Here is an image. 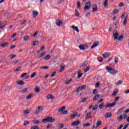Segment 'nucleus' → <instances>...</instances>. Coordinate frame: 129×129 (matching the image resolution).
<instances>
[{"label":"nucleus","mask_w":129,"mask_h":129,"mask_svg":"<svg viewBox=\"0 0 129 129\" xmlns=\"http://www.w3.org/2000/svg\"><path fill=\"white\" fill-rule=\"evenodd\" d=\"M113 35L114 36V41L115 40H117L118 39V36H119V34L117 33V30H114L113 32Z\"/></svg>","instance_id":"nucleus-1"},{"label":"nucleus","mask_w":129,"mask_h":129,"mask_svg":"<svg viewBox=\"0 0 129 129\" xmlns=\"http://www.w3.org/2000/svg\"><path fill=\"white\" fill-rule=\"evenodd\" d=\"M116 104V102H113V103H107L105 105V108H107V107H113Z\"/></svg>","instance_id":"nucleus-2"},{"label":"nucleus","mask_w":129,"mask_h":129,"mask_svg":"<svg viewBox=\"0 0 129 129\" xmlns=\"http://www.w3.org/2000/svg\"><path fill=\"white\" fill-rule=\"evenodd\" d=\"M97 46H99V41H95L93 45L91 46V49H93V48H95L97 47Z\"/></svg>","instance_id":"nucleus-3"},{"label":"nucleus","mask_w":129,"mask_h":129,"mask_svg":"<svg viewBox=\"0 0 129 129\" xmlns=\"http://www.w3.org/2000/svg\"><path fill=\"white\" fill-rule=\"evenodd\" d=\"M81 123V121L80 120H76L74 121L71 124L73 126H77L79 124H80Z\"/></svg>","instance_id":"nucleus-4"},{"label":"nucleus","mask_w":129,"mask_h":129,"mask_svg":"<svg viewBox=\"0 0 129 129\" xmlns=\"http://www.w3.org/2000/svg\"><path fill=\"white\" fill-rule=\"evenodd\" d=\"M56 26H58V27H61V25L63 24V21L60 19H58L56 20L55 21Z\"/></svg>","instance_id":"nucleus-5"},{"label":"nucleus","mask_w":129,"mask_h":129,"mask_svg":"<svg viewBox=\"0 0 129 129\" xmlns=\"http://www.w3.org/2000/svg\"><path fill=\"white\" fill-rule=\"evenodd\" d=\"M100 125H101V121L100 120H98L95 126V125H93V128H97L98 126H100Z\"/></svg>","instance_id":"nucleus-6"},{"label":"nucleus","mask_w":129,"mask_h":129,"mask_svg":"<svg viewBox=\"0 0 129 129\" xmlns=\"http://www.w3.org/2000/svg\"><path fill=\"white\" fill-rule=\"evenodd\" d=\"M47 122H54L55 121V118L50 117V116H47Z\"/></svg>","instance_id":"nucleus-7"},{"label":"nucleus","mask_w":129,"mask_h":129,"mask_svg":"<svg viewBox=\"0 0 129 129\" xmlns=\"http://www.w3.org/2000/svg\"><path fill=\"white\" fill-rule=\"evenodd\" d=\"M46 98L47 99H51L52 100H54V99H55V97L51 94H49L46 96Z\"/></svg>","instance_id":"nucleus-8"},{"label":"nucleus","mask_w":129,"mask_h":129,"mask_svg":"<svg viewBox=\"0 0 129 129\" xmlns=\"http://www.w3.org/2000/svg\"><path fill=\"white\" fill-rule=\"evenodd\" d=\"M91 8V5L87 6L86 4L85 5V8L84 9V12H87V10H89Z\"/></svg>","instance_id":"nucleus-9"},{"label":"nucleus","mask_w":129,"mask_h":129,"mask_svg":"<svg viewBox=\"0 0 129 129\" xmlns=\"http://www.w3.org/2000/svg\"><path fill=\"white\" fill-rule=\"evenodd\" d=\"M102 56H103V58H108L109 57V52H104V54H102Z\"/></svg>","instance_id":"nucleus-10"},{"label":"nucleus","mask_w":129,"mask_h":129,"mask_svg":"<svg viewBox=\"0 0 129 129\" xmlns=\"http://www.w3.org/2000/svg\"><path fill=\"white\" fill-rule=\"evenodd\" d=\"M92 117L91 112H90L87 113V116L85 117V119H89V118H91Z\"/></svg>","instance_id":"nucleus-11"},{"label":"nucleus","mask_w":129,"mask_h":129,"mask_svg":"<svg viewBox=\"0 0 129 129\" xmlns=\"http://www.w3.org/2000/svg\"><path fill=\"white\" fill-rule=\"evenodd\" d=\"M16 83L18 85H24L25 84V82L22 80L17 81Z\"/></svg>","instance_id":"nucleus-12"},{"label":"nucleus","mask_w":129,"mask_h":129,"mask_svg":"<svg viewBox=\"0 0 129 129\" xmlns=\"http://www.w3.org/2000/svg\"><path fill=\"white\" fill-rule=\"evenodd\" d=\"M51 58V55L50 54H47L44 57L43 59L44 61H48Z\"/></svg>","instance_id":"nucleus-13"},{"label":"nucleus","mask_w":129,"mask_h":129,"mask_svg":"<svg viewBox=\"0 0 129 129\" xmlns=\"http://www.w3.org/2000/svg\"><path fill=\"white\" fill-rule=\"evenodd\" d=\"M38 14H39L38 12L33 11V18L35 19L36 17H37V16H38Z\"/></svg>","instance_id":"nucleus-14"},{"label":"nucleus","mask_w":129,"mask_h":129,"mask_svg":"<svg viewBox=\"0 0 129 129\" xmlns=\"http://www.w3.org/2000/svg\"><path fill=\"white\" fill-rule=\"evenodd\" d=\"M1 47H2V48H5L6 47H8V46H9V43L5 42L4 43H1Z\"/></svg>","instance_id":"nucleus-15"},{"label":"nucleus","mask_w":129,"mask_h":129,"mask_svg":"<svg viewBox=\"0 0 129 129\" xmlns=\"http://www.w3.org/2000/svg\"><path fill=\"white\" fill-rule=\"evenodd\" d=\"M66 109V106H63L62 107H61L60 108L58 109V112H62V111H64Z\"/></svg>","instance_id":"nucleus-16"},{"label":"nucleus","mask_w":129,"mask_h":129,"mask_svg":"<svg viewBox=\"0 0 129 129\" xmlns=\"http://www.w3.org/2000/svg\"><path fill=\"white\" fill-rule=\"evenodd\" d=\"M111 72H110L109 73H110V74H112V75H115V74H116V73H117V71H116V70L115 69H113L111 71Z\"/></svg>","instance_id":"nucleus-17"},{"label":"nucleus","mask_w":129,"mask_h":129,"mask_svg":"<svg viewBox=\"0 0 129 129\" xmlns=\"http://www.w3.org/2000/svg\"><path fill=\"white\" fill-rule=\"evenodd\" d=\"M93 7H95L93 8V12H97V10H98V8L97 7V5H93Z\"/></svg>","instance_id":"nucleus-18"},{"label":"nucleus","mask_w":129,"mask_h":129,"mask_svg":"<svg viewBox=\"0 0 129 129\" xmlns=\"http://www.w3.org/2000/svg\"><path fill=\"white\" fill-rule=\"evenodd\" d=\"M100 96V95H99V94L96 95L93 98V101H95L96 100H97V99L99 98Z\"/></svg>","instance_id":"nucleus-19"},{"label":"nucleus","mask_w":129,"mask_h":129,"mask_svg":"<svg viewBox=\"0 0 129 129\" xmlns=\"http://www.w3.org/2000/svg\"><path fill=\"white\" fill-rule=\"evenodd\" d=\"M72 29H73V30H74L75 31H76L77 33H79V29H78V27L75 26H72Z\"/></svg>","instance_id":"nucleus-20"},{"label":"nucleus","mask_w":129,"mask_h":129,"mask_svg":"<svg viewBox=\"0 0 129 129\" xmlns=\"http://www.w3.org/2000/svg\"><path fill=\"white\" fill-rule=\"evenodd\" d=\"M79 48L80 49V50H85V46L83 44L80 45Z\"/></svg>","instance_id":"nucleus-21"},{"label":"nucleus","mask_w":129,"mask_h":129,"mask_svg":"<svg viewBox=\"0 0 129 129\" xmlns=\"http://www.w3.org/2000/svg\"><path fill=\"white\" fill-rule=\"evenodd\" d=\"M6 24L7 23L5 21L3 22L2 24H1V25L0 29H3V28H5V26H6Z\"/></svg>","instance_id":"nucleus-22"},{"label":"nucleus","mask_w":129,"mask_h":129,"mask_svg":"<svg viewBox=\"0 0 129 129\" xmlns=\"http://www.w3.org/2000/svg\"><path fill=\"white\" fill-rule=\"evenodd\" d=\"M81 72V71H79V72H78V78H80L81 77H82V75H83V73L80 74V73Z\"/></svg>","instance_id":"nucleus-23"},{"label":"nucleus","mask_w":129,"mask_h":129,"mask_svg":"<svg viewBox=\"0 0 129 129\" xmlns=\"http://www.w3.org/2000/svg\"><path fill=\"white\" fill-rule=\"evenodd\" d=\"M34 95H35V94H30L29 95H28L27 97V99H31L32 97H34Z\"/></svg>","instance_id":"nucleus-24"},{"label":"nucleus","mask_w":129,"mask_h":129,"mask_svg":"<svg viewBox=\"0 0 129 129\" xmlns=\"http://www.w3.org/2000/svg\"><path fill=\"white\" fill-rule=\"evenodd\" d=\"M45 55H46V53H45V52H43L38 57V59H40L41 58H42V57H44V56H45Z\"/></svg>","instance_id":"nucleus-25"},{"label":"nucleus","mask_w":129,"mask_h":129,"mask_svg":"<svg viewBox=\"0 0 129 129\" xmlns=\"http://www.w3.org/2000/svg\"><path fill=\"white\" fill-rule=\"evenodd\" d=\"M108 0H105L104 2V7H108Z\"/></svg>","instance_id":"nucleus-26"},{"label":"nucleus","mask_w":129,"mask_h":129,"mask_svg":"<svg viewBox=\"0 0 129 129\" xmlns=\"http://www.w3.org/2000/svg\"><path fill=\"white\" fill-rule=\"evenodd\" d=\"M106 115H107V116H106V117L107 118H108V117H110L111 116H112V114L110 112H108V113H107L106 114Z\"/></svg>","instance_id":"nucleus-27"},{"label":"nucleus","mask_w":129,"mask_h":129,"mask_svg":"<svg viewBox=\"0 0 129 129\" xmlns=\"http://www.w3.org/2000/svg\"><path fill=\"white\" fill-rule=\"evenodd\" d=\"M39 44V41L38 40H35L33 41V43L32 44V46H37Z\"/></svg>","instance_id":"nucleus-28"},{"label":"nucleus","mask_w":129,"mask_h":129,"mask_svg":"<svg viewBox=\"0 0 129 129\" xmlns=\"http://www.w3.org/2000/svg\"><path fill=\"white\" fill-rule=\"evenodd\" d=\"M99 107L101 109H102V108H103V107H104V103L103 102V103H101V104L99 105Z\"/></svg>","instance_id":"nucleus-29"},{"label":"nucleus","mask_w":129,"mask_h":129,"mask_svg":"<svg viewBox=\"0 0 129 129\" xmlns=\"http://www.w3.org/2000/svg\"><path fill=\"white\" fill-rule=\"evenodd\" d=\"M8 57H10L11 60H13V59H14V58H15L16 57V55L11 54V55H9Z\"/></svg>","instance_id":"nucleus-30"},{"label":"nucleus","mask_w":129,"mask_h":129,"mask_svg":"<svg viewBox=\"0 0 129 129\" xmlns=\"http://www.w3.org/2000/svg\"><path fill=\"white\" fill-rule=\"evenodd\" d=\"M97 93H98V90H97V89H94L93 90V94L95 95V94H97Z\"/></svg>","instance_id":"nucleus-31"},{"label":"nucleus","mask_w":129,"mask_h":129,"mask_svg":"<svg viewBox=\"0 0 129 129\" xmlns=\"http://www.w3.org/2000/svg\"><path fill=\"white\" fill-rule=\"evenodd\" d=\"M29 38L30 36H29V35H26L25 36H24V41H28Z\"/></svg>","instance_id":"nucleus-32"},{"label":"nucleus","mask_w":129,"mask_h":129,"mask_svg":"<svg viewBox=\"0 0 129 129\" xmlns=\"http://www.w3.org/2000/svg\"><path fill=\"white\" fill-rule=\"evenodd\" d=\"M106 70H108V71H112L113 69L110 68L109 66H106Z\"/></svg>","instance_id":"nucleus-33"},{"label":"nucleus","mask_w":129,"mask_h":129,"mask_svg":"<svg viewBox=\"0 0 129 129\" xmlns=\"http://www.w3.org/2000/svg\"><path fill=\"white\" fill-rule=\"evenodd\" d=\"M90 68H91V67L90 66H88L87 68L85 70V73H86V72H88Z\"/></svg>","instance_id":"nucleus-34"},{"label":"nucleus","mask_w":129,"mask_h":129,"mask_svg":"<svg viewBox=\"0 0 129 129\" xmlns=\"http://www.w3.org/2000/svg\"><path fill=\"white\" fill-rule=\"evenodd\" d=\"M88 64V61L86 60L85 62L82 63V66H87Z\"/></svg>","instance_id":"nucleus-35"},{"label":"nucleus","mask_w":129,"mask_h":129,"mask_svg":"<svg viewBox=\"0 0 129 129\" xmlns=\"http://www.w3.org/2000/svg\"><path fill=\"white\" fill-rule=\"evenodd\" d=\"M75 15L76 16V17H80L79 16V12L78 11H77V10H75Z\"/></svg>","instance_id":"nucleus-36"},{"label":"nucleus","mask_w":129,"mask_h":129,"mask_svg":"<svg viewBox=\"0 0 129 129\" xmlns=\"http://www.w3.org/2000/svg\"><path fill=\"white\" fill-rule=\"evenodd\" d=\"M118 91L114 90L113 94H112V96H115L117 94Z\"/></svg>","instance_id":"nucleus-37"},{"label":"nucleus","mask_w":129,"mask_h":129,"mask_svg":"<svg viewBox=\"0 0 129 129\" xmlns=\"http://www.w3.org/2000/svg\"><path fill=\"white\" fill-rule=\"evenodd\" d=\"M77 4L78 9H80V8H81V3H80V2L79 1Z\"/></svg>","instance_id":"nucleus-38"},{"label":"nucleus","mask_w":129,"mask_h":129,"mask_svg":"<svg viewBox=\"0 0 129 129\" xmlns=\"http://www.w3.org/2000/svg\"><path fill=\"white\" fill-rule=\"evenodd\" d=\"M28 91V88H25L22 90V93H26Z\"/></svg>","instance_id":"nucleus-39"},{"label":"nucleus","mask_w":129,"mask_h":129,"mask_svg":"<svg viewBox=\"0 0 129 129\" xmlns=\"http://www.w3.org/2000/svg\"><path fill=\"white\" fill-rule=\"evenodd\" d=\"M40 127L38 125L33 126L31 127V129H39Z\"/></svg>","instance_id":"nucleus-40"},{"label":"nucleus","mask_w":129,"mask_h":129,"mask_svg":"<svg viewBox=\"0 0 129 129\" xmlns=\"http://www.w3.org/2000/svg\"><path fill=\"white\" fill-rule=\"evenodd\" d=\"M122 83V81L121 80H119L117 83H115L116 85H120Z\"/></svg>","instance_id":"nucleus-41"},{"label":"nucleus","mask_w":129,"mask_h":129,"mask_svg":"<svg viewBox=\"0 0 129 129\" xmlns=\"http://www.w3.org/2000/svg\"><path fill=\"white\" fill-rule=\"evenodd\" d=\"M116 13H118V9H114L111 14H116Z\"/></svg>","instance_id":"nucleus-42"},{"label":"nucleus","mask_w":129,"mask_h":129,"mask_svg":"<svg viewBox=\"0 0 129 129\" xmlns=\"http://www.w3.org/2000/svg\"><path fill=\"white\" fill-rule=\"evenodd\" d=\"M97 108H98V106L97 105H95L94 106L92 109H93V110H96V109H97Z\"/></svg>","instance_id":"nucleus-43"},{"label":"nucleus","mask_w":129,"mask_h":129,"mask_svg":"<svg viewBox=\"0 0 129 129\" xmlns=\"http://www.w3.org/2000/svg\"><path fill=\"white\" fill-rule=\"evenodd\" d=\"M114 62H115V64H117V63L118 62V57H115Z\"/></svg>","instance_id":"nucleus-44"},{"label":"nucleus","mask_w":129,"mask_h":129,"mask_svg":"<svg viewBox=\"0 0 129 129\" xmlns=\"http://www.w3.org/2000/svg\"><path fill=\"white\" fill-rule=\"evenodd\" d=\"M64 68H65V64H63L62 67L61 66V69L59 70V72L63 71V70H64Z\"/></svg>","instance_id":"nucleus-45"},{"label":"nucleus","mask_w":129,"mask_h":129,"mask_svg":"<svg viewBox=\"0 0 129 129\" xmlns=\"http://www.w3.org/2000/svg\"><path fill=\"white\" fill-rule=\"evenodd\" d=\"M33 123H34V124H37L38 123H40V121H39V120H38V119L35 120L33 121Z\"/></svg>","instance_id":"nucleus-46"},{"label":"nucleus","mask_w":129,"mask_h":129,"mask_svg":"<svg viewBox=\"0 0 129 129\" xmlns=\"http://www.w3.org/2000/svg\"><path fill=\"white\" fill-rule=\"evenodd\" d=\"M35 91L36 93L40 92V88L36 87V88L35 89Z\"/></svg>","instance_id":"nucleus-47"},{"label":"nucleus","mask_w":129,"mask_h":129,"mask_svg":"<svg viewBox=\"0 0 129 129\" xmlns=\"http://www.w3.org/2000/svg\"><path fill=\"white\" fill-rule=\"evenodd\" d=\"M21 69H22V67H19L18 68H17L15 70V72H17L18 71H20V70H21Z\"/></svg>","instance_id":"nucleus-48"},{"label":"nucleus","mask_w":129,"mask_h":129,"mask_svg":"<svg viewBox=\"0 0 129 129\" xmlns=\"http://www.w3.org/2000/svg\"><path fill=\"white\" fill-rule=\"evenodd\" d=\"M127 24V22L126 19H124L123 22V26H126Z\"/></svg>","instance_id":"nucleus-49"},{"label":"nucleus","mask_w":129,"mask_h":129,"mask_svg":"<svg viewBox=\"0 0 129 129\" xmlns=\"http://www.w3.org/2000/svg\"><path fill=\"white\" fill-rule=\"evenodd\" d=\"M122 118H123L122 115H120L118 118V120H119V121H121V120H122Z\"/></svg>","instance_id":"nucleus-50"},{"label":"nucleus","mask_w":129,"mask_h":129,"mask_svg":"<svg viewBox=\"0 0 129 129\" xmlns=\"http://www.w3.org/2000/svg\"><path fill=\"white\" fill-rule=\"evenodd\" d=\"M45 50V45H43L40 47V51H44Z\"/></svg>","instance_id":"nucleus-51"},{"label":"nucleus","mask_w":129,"mask_h":129,"mask_svg":"<svg viewBox=\"0 0 129 129\" xmlns=\"http://www.w3.org/2000/svg\"><path fill=\"white\" fill-rule=\"evenodd\" d=\"M38 33H39V31H36L35 33L33 34V35L32 36V37H34V38H36V37H37V34H38Z\"/></svg>","instance_id":"nucleus-52"},{"label":"nucleus","mask_w":129,"mask_h":129,"mask_svg":"<svg viewBox=\"0 0 129 129\" xmlns=\"http://www.w3.org/2000/svg\"><path fill=\"white\" fill-rule=\"evenodd\" d=\"M38 110H39V111H42V110H43V107L41 106H38Z\"/></svg>","instance_id":"nucleus-53"},{"label":"nucleus","mask_w":129,"mask_h":129,"mask_svg":"<svg viewBox=\"0 0 129 129\" xmlns=\"http://www.w3.org/2000/svg\"><path fill=\"white\" fill-rule=\"evenodd\" d=\"M36 74H37V73H36V72L33 73L31 75V76H30V77H31V78H34V77H35V76H36Z\"/></svg>","instance_id":"nucleus-54"},{"label":"nucleus","mask_w":129,"mask_h":129,"mask_svg":"<svg viewBox=\"0 0 129 129\" xmlns=\"http://www.w3.org/2000/svg\"><path fill=\"white\" fill-rule=\"evenodd\" d=\"M47 121L48 122V119H47V117L46 118L43 119L42 120V122H43L44 123H46V122H47Z\"/></svg>","instance_id":"nucleus-55"},{"label":"nucleus","mask_w":129,"mask_h":129,"mask_svg":"<svg viewBox=\"0 0 129 129\" xmlns=\"http://www.w3.org/2000/svg\"><path fill=\"white\" fill-rule=\"evenodd\" d=\"M122 39H123V36L121 35L118 37V40L119 41H122Z\"/></svg>","instance_id":"nucleus-56"},{"label":"nucleus","mask_w":129,"mask_h":129,"mask_svg":"<svg viewBox=\"0 0 129 129\" xmlns=\"http://www.w3.org/2000/svg\"><path fill=\"white\" fill-rule=\"evenodd\" d=\"M58 126L59 127V128H63L64 127V124L63 123L62 124H59Z\"/></svg>","instance_id":"nucleus-57"},{"label":"nucleus","mask_w":129,"mask_h":129,"mask_svg":"<svg viewBox=\"0 0 129 129\" xmlns=\"http://www.w3.org/2000/svg\"><path fill=\"white\" fill-rule=\"evenodd\" d=\"M76 115H77V112H76V114H74L71 115L72 118H75V116H76Z\"/></svg>","instance_id":"nucleus-58"},{"label":"nucleus","mask_w":129,"mask_h":129,"mask_svg":"<svg viewBox=\"0 0 129 129\" xmlns=\"http://www.w3.org/2000/svg\"><path fill=\"white\" fill-rule=\"evenodd\" d=\"M26 75H27V73H23L21 75V76H20L21 78H23V77H25V76H26Z\"/></svg>","instance_id":"nucleus-59"},{"label":"nucleus","mask_w":129,"mask_h":129,"mask_svg":"<svg viewBox=\"0 0 129 129\" xmlns=\"http://www.w3.org/2000/svg\"><path fill=\"white\" fill-rule=\"evenodd\" d=\"M72 81V79H70V80L67 81L64 84H69V83H70V82H71Z\"/></svg>","instance_id":"nucleus-60"},{"label":"nucleus","mask_w":129,"mask_h":129,"mask_svg":"<svg viewBox=\"0 0 129 129\" xmlns=\"http://www.w3.org/2000/svg\"><path fill=\"white\" fill-rule=\"evenodd\" d=\"M68 113V111H67V110H64L61 113V114H67Z\"/></svg>","instance_id":"nucleus-61"},{"label":"nucleus","mask_w":129,"mask_h":129,"mask_svg":"<svg viewBox=\"0 0 129 129\" xmlns=\"http://www.w3.org/2000/svg\"><path fill=\"white\" fill-rule=\"evenodd\" d=\"M56 72H54L52 73V74L50 75V77H54L55 75H56Z\"/></svg>","instance_id":"nucleus-62"},{"label":"nucleus","mask_w":129,"mask_h":129,"mask_svg":"<svg viewBox=\"0 0 129 129\" xmlns=\"http://www.w3.org/2000/svg\"><path fill=\"white\" fill-rule=\"evenodd\" d=\"M42 69H49V67L47 66H43L41 67Z\"/></svg>","instance_id":"nucleus-63"},{"label":"nucleus","mask_w":129,"mask_h":129,"mask_svg":"<svg viewBox=\"0 0 129 129\" xmlns=\"http://www.w3.org/2000/svg\"><path fill=\"white\" fill-rule=\"evenodd\" d=\"M29 123V122L28 121H27V120L24 121V125H28Z\"/></svg>","instance_id":"nucleus-64"}]
</instances>
